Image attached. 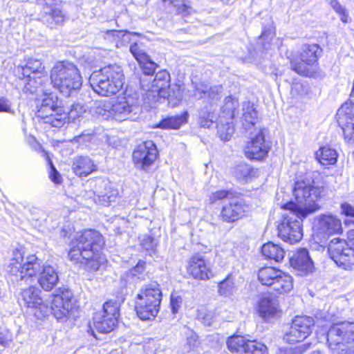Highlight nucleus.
Segmentation results:
<instances>
[{
	"mask_svg": "<svg viewBox=\"0 0 354 354\" xmlns=\"http://www.w3.org/2000/svg\"><path fill=\"white\" fill-rule=\"evenodd\" d=\"M104 245L102 234L95 230H86L76 234L68 252L70 260L85 265L89 271H97L106 259L101 253Z\"/></svg>",
	"mask_w": 354,
	"mask_h": 354,
	"instance_id": "obj_1",
	"label": "nucleus"
},
{
	"mask_svg": "<svg viewBox=\"0 0 354 354\" xmlns=\"http://www.w3.org/2000/svg\"><path fill=\"white\" fill-rule=\"evenodd\" d=\"M124 80L122 67L117 64H109L93 71L89 77V84L96 93L109 97L120 91Z\"/></svg>",
	"mask_w": 354,
	"mask_h": 354,
	"instance_id": "obj_2",
	"label": "nucleus"
},
{
	"mask_svg": "<svg viewBox=\"0 0 354 354\" xmlns=\"http://www.w3.org/2000/svg\"><path fill=\"white\" fill-rule=\"evenodd\" d=\"M323 187L315 186L313 180L303 179L295 183L292 192L296 202H288L286 207L297 209L303 216H308L319 209L316 203L321 197Z\"/></svg>",
	"mask_w": 354,
	"mask_h": 354,
	"instance_id": "obj_3",
	"label": "nucleus"
},
{
	"mask_svg": "<svg viewBox=\"0 0 354 354\" xmlns=\"http://www.w3.org/2000/svg\"><path fill=\"white\" fill-rule=\"evenodd\" d=\"M50 81L53 86L66 96L79 90L82 78L77 66L68 61L59 62L50 71Z\"/></svg>",
	"mask_w": 354,
	"mask_h": 354,
	"instance_id": "obj_4",
	"label": "nucleus"
},
{
	"mask_svg": "<svg viewBox=\"0 0 354 354\" xmlns=\"http://www.w3.org/2000/svg\"><path fill=\"white\" fill-rule=\"evenodd\" d=\"M17 75L24 84L25 93H37L39 89L43 91V87L48 82V72L41 59L28 58L24 66L17 67Z\"/></svg>",
	"mask_w": 354,
	"mask_h": 354,
	"instance_id": "obj_5",
	"label": "nucleus"
},
{
	"mask_svg": "<svg viewBox=\"0 0 354 354\" xmlns=\"http://www.w3.org/2000/svg\"><path fill=\"white\" fill-rule=\"evenodd\" d=\"M160 285L151 282L144 285L137 295L136 310L142 320H149L156 317L160 310L162 300Z\"/></svg>",
	"mask_w": 354,
	"mask_h": 354,
	"instance_id": "obj_6",
	"label": "nucleus"
},
{
	"mask_svg": "<svg viewBox=\"0 0 354 354\" xmlns=\"http://www.w3.org/2000/svg\"><path fill=\"white\" fill-rule=\"evenodd\" d=\"M44 266L42 261L35 255H29L24 259L21 252L17 250L13 252L8 271L21 285L23 281L27 283L32 282L33 277L39 274Z\"/></svg>",
	"mask_w": 354,
	"mask_h": 354,
	"instance_id": "obj_7",
	"label": "nucleus"
},
{
	"mask_svg": "<svg viewBox=\"0 0 354 354\" xmlns=\"http://www.w3.org/2000/svg\"><path fill=\"white\" fill-rule=\"evenodd\" d=\"M37 92L43 93L41 99L37 104V115L43 120L44 123L52 127L59 128L67 120V113L63 107L58 104V97L53 93H46L39 89Z\"/></svg>",
	"mask_w": 354,
	"mask_h": 354,
	"instance_id": "obj_8",
	"label": "nucleus"
},
{
	"mask_svg": "<svg viewBox=\"0 0 354 354\" xmlns=\"http://www.w3.org/2000/svg\"><path fill=\"white\" fill-rule=\"evenodd\" d=\"M348 243L336 237L331 239L328 245L330 258L337 266L346 270H354V229L348 233Z\"/></svg>",
	"mask_w": 354,
	"mask_h": 354,
	"instance_id": "obj_9",
	"label": "nucleus"
},
{
	"mask_svg": "<svg viewBox=\"0 0 354 354\" xmlns=\"http://www.w3.org/2000/svg\"><path fill=\"white\" fill-rule=\"evenodd\" d=\"M282 208L286 212L282 215L277 225L278 236L283 241L290 244L298 243L303 236L301 221L306 216L300 215L298 210L286 207L285 205Z\"/></svg>",
	"mask_w": 354,
	"mask_h": 354,
	"instance_id": "obj_10",
	"label": "nucleus"
},
{
	"mask_svg": "<svg viewBox=\"0 0 354 354\" xmlns=\"http://www.w3.org/2000/svg\"><path fill=\"white\" fill-rule=\"evenodd\" d=\"M327 343L329 349L335 354L353 348L354 322L333 324L327 332Z\"/></svg>",
	"mask_w": 354,
	"mask_h": 354,
	"instance_id": "obj_11",
	"label": "nucleus"
},
{
	"mask_svg": "<svg viewBox=\"0 0 354 354\" xmlns=\"http://www.w3.org/2000/svg\"><path fill=\"white\" fill-rule=\"evenodd\" d=\"M120 316V305L117 301H108L101 311L93 317V327L99 333H109L114 330Z\"/></svg>",
	"mask_w": 354,
	"mask_h": 354,
	"instance_id": "obj_12",
	"label": "nucleus"
},
{
	"mask_svg": "<svg viewBox=\"0 0 354 354\" xmlns=\"http://www.w3.org/2000/svg\"><path fill=\"white\" fill-rule=\"evenodd\" d=\"M322 53V49L317 44L303 45L300 52L301 62L292 61L290 62L291 69L301 75L307 76L309 73L308 66H312L316 63Z\"/></svg>",
	"mask_w": 354,
	"mask_h": 354,
	"instance_id": "obj_13",
	"label": "nucleus"
},
{
	"mask_svg": "<svg viewBox=\"0 0 354 354\" xmlns=\"http://www.w3.org/2000/svg\"><path fill=\"white\" fill-rule=\"evenodd\" d=\"M158 149L151 140L138 145L133 152V161L137 169L148 171L158 157Z\"/></svg>",
	"mask_w": 354,
	"mask_h": 354,
	"instance_id": "obj_14",
	"label": "nucleus"
},
{
	"mask_svg": "<svg viewBox=\"0 0 354 354\" xmlns=\"http://www.w3.org/2000/svg\"><path fill=\"white\" fill-rule=\"evenodd\" d=\"M228 349L235 353L268 354L267 347L260 342L248 339L245 336L232 335L227 339Z\"/></svg>",
	"mask_w": 354,
	"mask_h": 354,
	"instance_id": "obj_15",
	"label": "nucleus"
},
{
	"mask_svg": "<svg viewBox=\"0 0 354 354\" xmlns=\"http://www.w3.org/2000/svg\"><path fill=\"white\" fill-rule=\"evenodd\" d=\"M113 118L117 120L133 119L140 111L138 100L131 96L118 98L113 103Z\"/></svg>",
	"mask_w": 354,
	"mask_h": 354,
	"instance_id": "obj_16",
	"label": "nucleus"
},
{
	"mask_svg": "<svg viewBox=\"0 0 354 354\" xmlns=\"http://www.w3.org/2000/svg\"><path fill=\"white\" fill-rule=\"evenodd\" d=\"M337 122L342 127L345 138L354 135V97H350L337 111Z\"/></svg>",
	"mask_w": 354,
	"mask_h": 354,
	"instance_id": "obj_17",
	"label": "nucleus"
},
{
	"mask_svg": "<svg viewBox=\"0 0 354 354\" xmlns=\"http://www.w3.org/2000/svg\"><path fill=\"white\" fill-rule=\"evenodd\" d=\"M270 150L268 142H266L262 131H259L245 148V156L251 160H260L266 158Z\"/></svg>",
	"mask_w": 354,
	"mask_h": 354,
	"instance_id": "obj_18",
	"label": "nucleus"
},
{
	"mask_svg": "<svg viewBox=\"0 0 354 354\" xmlns=\"http://www.w3.org/2000/svg\"><path fill=\"white\" fill-rule=\"evenodd\" d=\"M187 271L190 276L198 280H208L213 276L209 263L199 254L189 259Z\"/></svg>",
	"mask_w": 354,
	"mask_h": 354,
	"instance_id": "obj_19",
	"label": "nucleus"
},
{
	"mask_svg": "<svg viewBox=\"0 0 354 354\" xmlns=\"http://www.w3.org/2000/svg\"><path fill=\"white\" fill-rule=\"evenodd\" d=\"M248 209V207L242 199L232 198L223 207L221 218L224 222L234 223L241 218Z\"/></svg>",
	"mask_w": 354,
	"mask_h": 354,
	"instance_id": "obj_20",
	"label": "nucleus"
},
{
	"mask_svg": "<svg viewBox=\"0 0 354 354\" xmlns=\"http://www.w3.org/2000/svg\"><path fill=\"white\" fill-rule=\"evenodd\" d=\"M71 295L68 291L62 292L61 295H53L51 302V311L57 320L65 319L73 310Z\"/></svg>",
	"mask_w": 354,
	"mask_h": 354,
	"instance_id": "obj_21",
	"label": "nucleus"
},
{
	"mask_svg": "<svg viewBox=\"0 0 354 354\" xmlns=\"http://www.w3.org/2000/svg\"><path fill=\"white\" fill-rule=\"evenodd\" d=\"M94 194L99 203L104 206H109L118 196V191L106 179H99L96 181Z\"/></svg>",
	"mask_w": 354,
	"mask_h": 354,
	"instance_id": "obj_22",
	"label": "nucleus"
},
{
	"mask_svg": "<svg viewBox=\"0 0 354 354\" xmlns=\"http://www.w3.org/2000/svg\"><path fill=\"white\" fill-rule=\"evenodd\" d=\"M170 75L166 70L158 71L152 81V95L167 97L168 102L171 103L173 95L170 92Z\"/></svg>",
	"mask_w": 354,
	"mask_h": 354,
	"instance_id": "obj_23",
	"label": "nucleus"
},
{
	"mask_svg": "<svg viewBox=\"0 0 354 354\" xmlns=\"http://www.w3.org/2000/svg\"><path fill=\"white\" fill-rule=\"evenodd\" d=\"M291 267L298 275L306 274L313 270V263L306 248H301L295 253L290 259Z\"/></svg>",
	"mask_w": 354,
	"mask_h": 354,
	"instance_id": "obj_24",
	"label": "nucleus"
},
{
	"mask_svg": "<svg viewBox=\"0 0 354 354\" xmlns=\"http://www.w3.org/2000/svg\"><path fill=\"white\" fill-rule=\"evenodd\" d=\"M317 229L321 234L328 236L342 231L341 221L332 214H323L317 218Z\"/></svg>",
	"mask_w": 354,
	"mask_h": 354,
	"instance_id": "obj_25",
	"label": "nucleus"
},
{
	"mask_svg": "<svg viewBox=\"0 0 354 354\" xmlns=\"http://www.w3.org/2000/svg\"><path fill=\"white\" fill-rule=\"evenodd\" d=\"M59 280L56 270L51 266L44 265L38 276L39 286L46 291L51 290Z\"/></svg>",
	"mask_w": 354,
	"mask_h": 354,
	"instance_id": "obj_26",
	"label": "nucleus"
},
{
	"mask_svg": "<svg viewBox=\"0 0 354 354\" xmlns=\"http://www.w3.org/2000/svg\"><path fill=\"white\" fill-rule=\"evenodd\" d=\"M96 169L91 159L87 156H78L73 160L72 170L73 173L79 176H87Z\"/></svg>",
	"mask_w": 354,
	"mask_h": 354,
	"instance_id": "obj_27",
	"label": "nucleus"
},
{
	"mask_svg": "<svg viewBox=\"0 0 354 354\" xmlns=\"http://www.w3.org/2000/svg\"><path fill=\"white\" fill-rule=\"evenodd\" d=\"M278 306L277 300L270 297H263L259 302L258 312L262 318L269 319L277 315Z\"/></svg>",
	"mask_w": 354,
	"mask_h": 354,
	"instance_id": "obj_28",
	"label": "nucleus"
},
{
	"mask_svg": "<svg viewBox=\"0 0 354 354\" xmlns=\"http://www.w3.org/2000/svg\"><path fill=\"white\" fill-rule=\"evenodd\" d=\"M40 290L35 286L24 289L21 292V299L24 305L28 308H35L43 306V299L40 297Z\"/></svg>",
	"mask_w": 354,
	"mask_h": 354,
	"instance_id": "obj_29",
	"label": "nucleus"
},
{
	"mask_svg": "<svg viewBox=\"0 0 354 354\" xmlns=\"http://www.w3.org/2000/svg\"><path fill=\"white\" fill-rule=\"evenodd\" d=\"M232 174L238 181L245 183L256 177L257 171L248 164L241 163L233 167Z\"/></svg>",
	"mask_w": 354,
	"mask_h": 354,
	"instance_id": "obj_30",
	"label": "nucleus"
},
{
	"mask_svg": "<svg viewBox=\"0 0 354 354\" xmlns=\"http://www.w3.org/2000/svg\"><path fill=\"white\" fill-rule=\"evenodd\" d=\"M242 124L245 129H250L254 126L257 121L258 113L254 104L250 102H244L242 104Z\"/></svg>",
	"mask_w": 354,
	"mask_h": 354,
	"instance_id": "obj_31",
	"label": "nucleus"
},
{
	"mask_svg": "<svg viewBox=\"0 0 354 354\" xmlns=\"http://www.w3.org/2000/svg\"><path fill=\"white\" fill-rule=\"evenodd\" d=\"M44 10L56 25H61L64 21L66 15L61 8V1L46 2L44 5Z\"/></svg>",
	"mask_w": 354,
	"mask_h": 354,
	"instance_id": "obj_32",
	"label": "nucleus"
},
{
	"mask_svg": "<svg viewBox=\"0 0 354 354\" xmlns=\"http://www.w3.org/2000/svg\"><path fill=\"white\" fill-rule=\"evenodd\" d=\"M261 253L266 259L276 262L282 261L285 256V250L279 245L272 242L265 243L261 248Z\"/></svg>",
	"mask_w": 354,
	"mask_h": 354,
	"instance_id": "obj_33",
	"label": "nucleus"
},
{
	"mask_svg": "<svg viewBox=\"0 0 354 354\" xmlns=\"http://www.w3.org/2000/svg\"><path fill=\"white\" fill-rule=\"evenodd\" d=\"M163 3L169 12H175L186 17L193 11L187 0H162Z\"/></svg>",
	"mask_w": 354,
	"mask_h": 354,
	"instance_id": "obj_34",
	"label": "nucleus"
},
{
	"mask_svg": "<svg viewBox=\"0 0 354 354\" xmlns=\"http://www.w3.org/2000/svg\"><path fill=\"white\" fill-rule=\"evenodd\" d=\"M281 274V270L273 267H265L261 268L258 272V279L263 286L272 288L275 279Z\"/></svg>",
	"mask_w": 354,
	"mask_h": 354,
	"instance_id": "obj_35",
	"label": "nucleus"
},
{
	"mask_svg": "<svg viewBox=\"0 0 354 354\" xmlns=\"http://www.w3.org/2000/svg\"><path fill=\"white\" fill-rule=\"evenodd\" d=\"M91 109L93 113L102 120L113 118V103L110 100H96Z\"/></svg>",
	"mask_w": 354,
	"mask_h": 354,
	"instance_id": "obj_36",
	"label": "nucleus"
},
{
	"mask_svg": "<svg viewBox=\"0 0 354 354\" xmlns=\"http://www.w3.org/2000/svg\"><path fill=\"white\" fill-rule=\"evenodd\" d=\"M187 112H185L179 115L167 117L159 122L157 127L165 129H178L183 124L187 122Z\"/></svg>",
	"mask_w": 354,
	"mask_h": 354,
	"instance_id": "obj_37",
	"label": "nucleus"
},
{
	"mask_svg": "<svg viewBox=\"0 0 354 354\" xmlns=\"http://www.w3.org/2000/svg\"><path fill=\"white\" fill-rule=\"evenodd\" d=\"M293 288V280L292 277L281 271V274L275 279V282L272 290L277 293H283L290 292Z\"/></svg>",
	"mask_w": 354,
	"mask_h": 354,
	"instance_id": "obj_38",
	"label": "nucleus"
},
{
	"mask_svg": "<svg viewBox=\"0 0 354 354\" xmlns=\"http://www.w3.org/2000/svg\"><path fill=\"white\" fill-rule=\"evenodd\" d=\"M316 158L323 165H333L337 162V154L335 150L327 147H321L315 153Z\"/></svg>",
	"mask_w": 354,
	"mask_h": 354,
	"instance_id": "obj_39",
	"label": "nucleus"
},
{
	"mask_svg": "<svg viewBox=\"0 0 354 354\" xmlns=\"http://www.w3.org/2000/svg\"><path fill=\"white\" fill-rule=\"evenodd\" d=\"M292 322L306 337L311 333L315 324L313 318L308 316H296Z\"/></svg>",
	"mask_w": 354,
	"mask_h": 354,
	"instance_id": "obj_40",
	"label": "nucleus"
},
{
	"mask_svg": "<svg viewBox=\"0 0 354 354\" xmlns=\"http://www.w3.org/2000/svg\"><path fill=\"white\" fill-rule=\"evenodd\" d=\"M239 106L238 100L232 96H228L225 98L224 104L222 106V112L224 117L227 120L234 119L235 111Z\"/></svg>",
	"mask_w": 354,
	"mask_h": 354,
	"instance_id": "obj_41",
	"label": "nucleus"
},
{
	"mask_svg": "<svg viewBox=\"0 0 354 354\" xmlns=\"http://www.w3.org/2000/svg\"><path fill=\"white\" fill-rule=\"evenodd\" d=\"M283 338L285 342L294 344L304 340L306 337L292 322L289 329L283 335Z\"/></svg>",
	"mask_w": 354,
	"mask_h": 354,
	"instance_id": "obj_42",
	"label": "nucleus"
},
{
	"mask_svg": "<svg viewBox=\"0 0 354 354\" xmlns=\"http://www.w3.org/2000/svg\"><path fill=\"white\" fill-rule=\"evenodd\" d=\"M146 262L142 260H140L136 266L132 269L129 270L126 273L125 276L127 279L137 278L139 280L145 279V270Z\"/></svg>",
	"mask_w": 354,
	"mask_h": 354,
	"instance_id": "obj_43",
	"label": "nucleus"
},
{
	"mask_svg": "<svg viewBox=\"0 0 354 354\" xmlns=\"http://www.w3.org/2000/svg\"><path fill=\"white\" fill-rule=\"evenodd\" d=\"M140 245L144 248L150 255L154 252L155 248L157 245L156 240L149 234H144L139 237Z\"/></svg>",
	"mask_w": 354,
	"mask_h": 354,
	"instance_id": "obj_44",
	"label": "nucleus"
},
{
	"mask_svg": "<svg viewBox=\"0 0 354 354\" xmlns=\"http://www.w3.org/2000/svg\"><path fill=\"white\" fill-rule=\"evenodd\" d=\"M218 292L225 297L232 295L235 290L234 284L230 277H226L218 284Z\"/></svg>",
	"mask_w": 354,
	"mask_h": 354,
	"instance_id": "obj_45",
	"label": "nucleus"
},
{
	"mask_svg": "<svg viewBox=\"0 0 354 354\" xmlns=\"http://www.w3.org/2000/svg\"><path fill=\"white\" fill-rule=\"evenodd\" d=\"M138 64L142 69V74L144 75L153 76L156 69L158 67V65L152 61L149 55L146 57L145 61L140 62Z\"/></svg>",
	"mask_w": 354,
	"mask_h": 354,
	"instance_id": "obj_46",
	"label": "nucleus"
},
{
	"mask_svg": "<svg viewBox=\"0 0 354 354\" xmlns=\"http://www.w3.org/2000/svg\"><path fill=\"white\" fill-rule=\"evenodd\" d=\"M153 76L142 74L140 77L141 88L147 93V95L152 96V81Z\"/></svg>",
	"mask_w": 354,
	"mask_h": 354,
	"instance_id": "obj_47",
	"label": "nucleus"
},
{
	"mask_svg": "<svg viewBox=\"0 0 354 354\" xmlns=\"http://www.w3.org/2000/svg\"><path fill=\"white\" fill-rule=\"evenodd\" d=\"M311 347V343H305L294 348L280 350L277 354H302Z\"/></svg>",
	"mask_w": 354,
	"mask_h": 354,
	"instance_id": "obj_48",
	"label": "nucleus"
},
{
	"mask_svg": "<svg viewBox=\"0 0 354 354\" xmlns=\"http://www.w3.org/2000/svg\"><path fill=\"white\" fill-rule=\"evenodd\" d=\"M218 132L221 140H229L234 132L233 127L227 122L226 124H222L218 127Z\"/></svg>",
	"mask_w": 354,
	"mask_h": 354,
	"instance_id": "obj_49",
	"label": "nucleus"
},
{
	"mask_svg": "<svg viewBox=\"0 0 354 354\" xmlns=\"http://www.w3.org/2000/svg\"><path fill=\"white\" fill-rule=\"evenodd\" d=\"M215 117L213 114L208 113L207 115L205 113H201L199 115V124L201 127L210 128L215 122Z\"/></svg>",
	"mask_w": 354,
	"mask_h": 354,
	"instance_id": "obj_50",
	"label": "nucleus"
},
{
	"mask_svg": "<svg viewBox=\"0 0 354 354\" xmlns=\"http://www.w3.org/2000/svg\"><path fill=\"white\" fill-rule=\"evenodd\" d=\"M129 50L138 63L145 61L146 57L148 56L147 53L140 49V46L136 43L131 45Z\"/></svg>",
	"mask_w": 354,
	"mask_h": 354,
	"instance_id": "obj_51",
	"label": "nucleus"
},
{
	"mask_svg": "<svg viewBox=\"0 0 354 354\" xmlns=\"http://www.w3.org/2000/svg\"><path fill=\"white\" fill-rule=\"evenodd\" d=\"M198 319L202 322L203 324L207 326L212 325L214 321V317L212 313H207L203 309L198 311Z\"/></svg>",
	"mask_w": 354,
	"mask_h": 354,
	"instance_id": "obj_52",
	"label": "nucleus"
},
{
	"mask_svg": "<svg viewBox=\"0 0 354 354\" xmlns=\"http://www.w3.org/2000/svg\"><path fill=\"white\" fill-rule=\"evenodd\" d=\"M84 112L85 109L80 104H73L69 112L68 113L66 111V113H67V117L69 116V118L73 120L79 118Z\"/></svg>",
	"mask_w": 354,
	"mask_h": 354,
	"instance_id": "obj_53",
	"label": "nucleus"
},
{
	"mask_svg": "<svg viewBox=\"0 0 354 354\" xmlns=\"http://www.w3.org/2000/svg\"><path fill=\"white\" fill-rule=\"evenodd\" d=\"M223 91L222 85H216L209 88L208 96L212 100H218L221 97V93Z\"/></svg>",
	"mask_w": 354,
	"mask_h": 354,
	"instance_id": "obj_54",
	"label": "nucleus"
},
{
	"mask_svg": "<svg viewBox=\"0 0 354 354\" xmlns=\"http://www.w3.org/2000/svg\"><path fill=\"white\" fill-rule=\"evenodd\" d=\"M182 301H183V299L180 296L174 295H171L170 305H171L172 313L174 314H176V313H178Z\"/></svg>",
	"mask_w": 354,
	"mask_h": 354,
	"instance_id": "obj_55",
	"label": "nucleus"
},
{
	"mask_svg": "<svg viewBox=\"0 0 354 354\" xmlns=\"http://www.w3.org/2000/svg\"><path fill=\"white\" fill-rule=\"evenodd\" d=\"M50 178L51 180L56 183L60 184L62 180V178L59 173L57 171L53 163L50 162Z\"/></svg>",
	"mask_w": 354,
	"mask_h": 354,
	"instance_id": "obj_56",
	"label": "nucleus"
},
{
	"mask_svg": "<svg viewBox=\"0 0 354 354\" xmlns=\"http://www.w3.org/2000/svg\"><path fill=\"white\" fill-rule=\"evenodd\" d=\"M209 87L204 83L196 84L195 86L194 95L196 97L198 95V98L203 97L202 94H206L208 93Z\"/></svg>",
	"mask_w": 354,
	"mask_h": 354,
	"instance_id": "obj_57",
	"label": "nucleus"
},
{
	"mask_svg": "<svg viewBox=\"0 0 354 354\" xmlns=\"http://www.w3.org/2000/svg\"><path fill=\"white\" fill-rule=\"evenodd\" d=\"M230 192L226 190H219L212 193L211 200L214 202L217 200H221L228 197Z\"/></svg>",
	"mask_w": 354,
	"mask_h": 354,
	"instance_id": "obj_58",
	"label": "nucleus"
},
{
	"mask_svg": "<svg viewBox=\"0 0 354 354\" xmlns=\"http://www.w3.org/2000/svg\"><path fill=\"white\" fill-rule=\"evenodd\" d=\"M129 33L127 30H108L106 34L108 36H112L116 39H122L126 34Z\"/></svg>",
	"mask_w": 354,
	"mask_h": 354,
	"instance_id": "obj_59",
	"label": "nucleus"
},
{
	"mask_svg": "<svg viewBox=\"0 0 354 354\" xmlns=\"http://www.w3.org/2000/svg\"><path fill=\"white\" fill-rule=\"evenodd\" d=\"M342 212L347 216H354V205L344 203L341 205Z\"/></svg>",
	"mask_w": 354,
	"mask_h": 354,
	"instance_id": "obj_60",
	"label": "nucleus"
},
{
	"mask_svg": "<svg viewBox=\"0 0 354 354\" xmlns=\"http://www.w3.org/2000/svg\"><path fill=\"white\" fill-rule=\"evenodd\" d=\"M93 137V133L88 132V133H82L81 135L76 136L75 138V140L76 142L79 143H84V142H89L91 141Z\"/></svg>",
	"mask_w": 354,
	"mask_h": 354,
	"instance_id": "obj_61",
	"label": "nucleus"
},
{
	"mask_svg": "<svg viewBox=\"0 0 354 354\" xmlns=\"http://www.w3.org/2000/svg\"><path fill=\"white\" fill-rule=\"evenodd\" d=\"M198 341V336L196 334L194 333H191L189 336H187V343L189 346L190 349H192L195 347L196 344Z\"/></svg>",
	"mask_w": 354,
	"mask_h": 354,
	"instance_id": "obj_62",
	"label": "nucleus"
},
{
	"mask_svg": "<svg viewBox=\"0 0 354 354\" xmlns=\"http://www.w3.org/2000/svg\"><path fill=\"white\" fill-rule=\"evenodd\" d=\"M0 112H10V103L8 100H0Z\"/></svg>",
	"mask_w": 354,
	"mask_h": 354,
	"instance_id": "obj_63",
	"label": "nucleus"
},
{
	"mask_svg": "<svg viewBox=\"0 0 354 354\" xmlns=\"http://www.w3.org/2000/svg\"><path fill=\"white\" fill-rule=\"evenodd\" d=\"M330 4L336 12H344L345 8L340 5L337 0H331Z\"/></svg>",
	"mask_w": 354,
	"mask_h": 354,
	"instance_id": "obj_64",
	"label": "nucleus"
}]
</instances>
